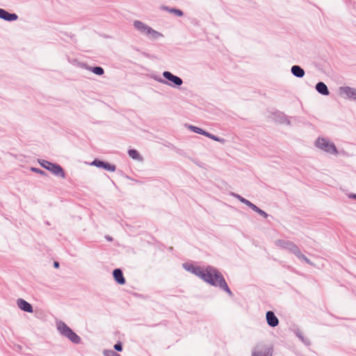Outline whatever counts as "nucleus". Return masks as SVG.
Wrapping results in <instances>:
<instances>
[{"instance_id": "423d86ee", "label": "nucleus", "mask_w": 356, "mask_h": 356, "mask_svg": "<svg viewBox=\"0 0 356 356\" xmlns=\"http://www.w3.org/2000/svg\"><path fill=\"white\" fill-rule=\"evenodd\" d=\"M38 163L42 168L50 171L53 175L61 178H65V173L60 165L51 163L44 159L38 160Z\"/></svg>"}, {"instance_id": "6ab92c4d", "label": "nucleus", "mask_w": 356, "mask_h": 356, "mask_svg": "<svg viewBox=\"0 0 356 356\" xmlns=\"http://www.w3.org/2000/svg\"><path fill=\"white\" fill-rule=\"evenodd\" d=\"M294 254L300 260H302L307 263L309 265L313 266L314 264L307 258L300 251V248H298V249L294 252Z\"/></svg>"}, {"instance_id": "412c9836", "label": "nucleus", "mask_w": 356, "mask_h": 356, "mask_svg": "<svg viewBox=\"0 0 356 356\" xmlns=\"http://www.w3.org/2000/svg\"><path fill=\"white\" fill-rule=\"evenodd\" d=\"M248 203V205L254 211L259 213L260 215L263 216L264 218L267 217L266 213H265L264 211L261 210L259 208H258L257 206L253 204L251 202H246Z\"/></svg>"}, {"instance_id": "393cba45", "label": "nucleus", "mask_w": 356, "mask_h": 356, "mask_svg": "<svg viewBox=\"0 0 356 356\" xmlns=\"http://www.w3.org/2000/svg\"><path fill=\"white\" fill-rule=\"evenodd\" d=\"M280 123H282V124H289V120L285 115L281 116V119H280Z\"/></svg>"}, {"instance_id": "1a4fd4ad", "label": "nucleus", "mask_w": 356, "mask_h": 356, "mask_svg": "<svg viewBox=\"0 0 356 356\" xmlns=\"http://www.w3.org/2000/svg\"><path fill=\"white\" fill-rule=\"evenodd\" d=\"M340 95L346 97L356 99V89L350 87H340L339 88Z\"/></svg>"}, {"instance_id": "c85d7f7f", "label": "nucleus", "mask_w": 356, "mask_h": 356, "mask_svg": "<svg viewBox=\"0 0 356 356\" xmlns=\"http://www.w3.org/2000/svg\"><path fill=\"white\" fill-rule=\"evenodd\" d=\"M54 266L55 268H58L59 266L58 262L55 261L54 264Z\"/></svg>"}, {"instance_id": "39448f33", "label": "nucleus", "mask_w": 356, "mask_h": 356, "mask_svg": "<svg viewBox=\"0 0 356 356\" xmlns=\"http://www.w3.org/2000/svg\"><path fill=\"white\" fill-rule=\"evenodd\" d=\"M163 76L166 79H163L161 78L154 77V79L158 82L170 86V87H176L180 86L183 84L182 79L172 74L170 72L165 71L163 72Z\"/></svg>"}, {"instance_id": "0eeeda50", "label": "nucleus", "mask_w": 356, "mask_h": 356, "mask_svg": "<svg viewBox=\"0 0 356 356\" xmlns=\"http://www.w3.org/2000/svg\"><path fill=\"white\" fill-rule=\"evenodd\" d=\"M188 129L190 130H191L192 131L196 133V134H201V135H203V136H205L215 141H218L222 144H224L226 142V140L222 138H219L216 136H214L209 132H207L205 131H204L203 129L197 127H195V126H193V125H189L188 126Z\"/></svg>"}, {"instance_id": "c756f323", "label": "nucleus", "mask_w": 356, "mask_h": 356, "mask_svg": "<svg viewBox=\"0 0 356 356\" xmlns=\"http://www.w3.org/2000/svg\"><path fill=\"white\" fill-rule=\"evenodd\" d=\"M349 197H350V198H355V199H356V195H349Z\"/></svg>"}, {"instance_id": "4468645a", "label": "nucleus", "mask_w": 356, "mask_h": 356, "mask_svg": "<svg viewBox=\"0 0 356 356\" xmlns=\"http://www.w3.org/2000/svg\"><path fill=\"white\" fill-rule=\"evenodd\" d=\"M113 277L117 283L119 284H124L125 279L123 276L122 272L120 269H115L113 272Z\"/></svg>"}, {"instance_id": "7ed1b4c3", "label": "nucleus", "mask_w": 356, "mask_h": 356, "mask_svg": "<svg viewBox=\"0 0 356 356\" xmlns=\"http://www.w3.org/2000/svg\"><path fill=\"white\" fill-rule=\"evenodd\" d=\"M133 26L140 34L145 35L150 40H158L163 38V35L161 33L156 31L141 21L134 20Z\"/></svg>"}, {"instance_id": "f03ea898", "label": "nucleus", "mask_w": 356, "mask_h": 356, "mask_svg": "<svg viewBox=\"0 0 356 356\" xmlns=\"http://www.w3.org/2000/svg\"><path fill=\"white\" fill-rule=\"evenodd\" d=\"M314 146L319 151L329 155L338 156L339 154L334 142L326 137H318L314 142Z\"/></svg>"}, {"instance_id": "b1692460", "label": "nucleus", "mask_w": 356, "mask_h": 356, "mask_svg": "<svg viewBox=\"0 0 356 356\" xmlns=\"http://www.w3.org/2000/svg\"><path fill=\"white\" fill-rule=\"evenodd\" d=\"M31 170L32 172H34L35 173H38V174H40L41 175H43V176H45L47 175L46 172L39 168H34V167H32L31 168Z\"/></svg>"}, {"instance_id": "a878e982", "label": "nucleus", "mask_w": 356, "mask_h": 356, "mask_svg": "<svg viewBox=\"0 0 356 356\" xmlns=\"http://www.w3.org/2000/svg\"><path fill=\"white\" fill-rule=\"evenodd\" d=\"M114 349H115L116 351H122V346L121 342H118V343H117L116 344H115V345H114Z\"/></svg>"}, {"instance_id": "9b49d317", "label": "nucleus", "mask_w": 356, "mask_h": 356, "mask_svg": "<svg viewBox=\"0 0 356 356\" xmlns=\"http://www.w3.org/2000/svg\"><path fill=\"white\" fill-rule=\"evenodd\" d=\"M0 18L8 22L17 19L18 16L15 13H9L6 10L0 8Z\"/></svg>"}, {"instance_id": "ddd939ff", "label": "nucleus", "mask_w": 356, "mask_h": 356, "mask_svg": "<svg viewBox=\"0 0 356 356\" xmlns=\"http://www.w3.org/2000/svg\"><path fill=\"white\" fill-rule=\"evenodd\" d=\"M267 323L271 327H275L279 324V320L273 312H267L266 313Z\"/></svg>"}, {"instance_id": "aec40b11", "label": "nucleus", "mask_w": 356, "mask_h": 356, "mask_svg": "<svg viewBox=\"0 0 356 356\" xmlns=\"http://www.w3.org/2000/svg\"><path fill=\"white\" fill-rule=\"evenodd\" d=\"M86 69L93 72L94 74L101 76L104 74V70L102 67H90L86 65Z\"/></svg>"}, {"instance_id": "20e7f679", "label": "nucleus", "mask_w": 356, "mask_h": 356, "mask_svg": "<svg viewBox=\"0 0 356 356\" xmlns=\"http://www.w3.org/2000/svg\"><path fill=\"white\" fill-rule=\"evenodd\" d=\"M56 325L58 332L63 337L67 338L72 343H79L81 342V338L75 332H74L72 329L68 327L64 322L61 321H57Z\"/></svg>"}, {"instance_id": "2eb2a0df", "label": "nucleus", "mask_w": 356, "mask_h": 356, "mask_svg": "<svg viewBox=\"0 0 356 356\" xmlns=\"http://www.w3.org/2000/svg\"><path fill=\"white\" fill-rule=\"evenodd\" d=\"M291 71V73L293 74V75L298 78L303 77L305 74L304 70L299 65L292 66Z\"/></svg>"}, {"instance_id": "5701e85b", "label": "nucleus", "mask_w": 356, "mask_h": 356, "mask_svg": "<svg viewBox=\"0 0 356 356\" xmlns=\"http://www.w3.org/2000/svg\"><path fill=\"white\" fill-rule=\"evenodd\" d=\"M170 13H174L176 15L179 16V17H181L183 16L184 13L181 10H179V9H176V8H166Z\"/></svg>"}, {"instance_id": "f257e3e1", "label": "nucleus", "mask_w": 356, "mask_h": 356, "mask_svg": "<svg viewBox=\"0 0 356 356\" xmlns=\"http://www.w3.org/2000/svg\"><path fill=\"white\" fill-rule=\"evenodd\" d=\"M183 268L211 285L220 287L229 296L232 295L222 274L214 267L207 266L203 268L192 264L185 263L183 264Z\"/></svg>"}, {"instance_id": "9d476101", "label": "nucleus", "mask_w": 356, "mask_h": 356, "mask_svg": "<svg viewBox=\"0 0 356 356\" xmlns=\"http://www.w3.org/2000/svg\"><path fill=\"white\" fill-rule=\"evenodd\" d=\"M92 165H95L97 168H104L106 170L110 172H115L116 170V167L115 165L111 164L107 162H104L98 159H95L92 163Z\"/></svg>"}, {"instance_id": "dca6fc26", "label": "nucleus", "mask_w": 356, "mask_h": 356, "mask_svg": "<svg viewBox=\"0 0 356 356\" xmlns=\"http://www.w3.org/2000/svg\"><path fill=\"white\" fill-rule=\"evenodd\" d=\"M316 90L321 95H328L330 94L327 86L323 82H318L316 85Z\"/></svg>"}, {"instance_id": "a211bd4d", "label": "nucleus", "mask_w": 356, "mask_h": 356, "mask_svg": "<svg viewBox=\"0 0 356 356\" xmlns=\"http://www.w3.org/2000/svg\"><path fill=\"white\" fill-rule=\"evenodd\" d=\"M129 156L134 160L138 161H143V159L139 152L136 149H129L128 151Z\"/></svg>"}, {"instance_id": "bb28decb", "label": "nucleus", "mask_w": 356, "mask_h": 356, "mask_svg": "<svg viewBox=\"0 0 356 356\" xmlns=\"http://www.w3.org/2000/svg\"><path fill=\"white\" fill-rule=\"evenodd\" d=\"M297 336L300 338V339L305 343H306L307 345H309V340L306 339L305 340L304 337L300 334H298Z\"/></svg>"}, {"instance_id": "cd10ccee", "label": "nucleus", "mask_w": 356, "mask_h": 356, "mask_svg": "<svg viewBox=\"0 0 356 356\" xmlns=\"http://www.w3.org/2000/svg\"><path fill=\"white\" fill-rule=\"evenodd\" d=\"M232 195L237 198L238 200L240 201H242V200H246L245 198L242 197L241 196L238 195H236V194H232Z\"/></svg>"}, {"instance_id": "6e6552de", "label": "nucleus", "mask_w": 356, "mask_h": 356, "mask_svg": "<svg viewBox=\"0 0 356 356\" xmlns=\"http://www.w3.org/2000/svg\"><path fill=\"white\" fill-rule=\"evenodd\" d=\"M275 244L277 247L283 248V249H285V250H289L290 252H291L293 254H294V252H296V250L298 248L293 242L289 241H286V240H281V239L277 240L275 242Z\"/></svg>"}, {"instance_id": "f8f14e48", "label": "nucleus", "mask_w": 356, "mask_h": 356, "mask_svg": "<svg viewBox=\"0 0 356 356\" xmlns=\"http://www.w3.org/2000/svg\"><path fill=\"white\" fill-rule=\"evenodd\" d=\"M17 305L18 307L24 312L32 313L33 307L31 304L24 300V299L19 298L17 300Z\"/></svg>"}, {"instance_id": "f3484780", "label": "nucleus", "mask_w": 356, "mask_h": 356, "mask_svg": "<svg viewBox=\"0 0 356 356\" xmlns=\"http://www.w3.org/2000/svg\"><path fill=\"white\" fill-rule=\"evenodd\" d=\"M252 356H271V353L266 349L256 347L252 352Z\"/></svg>"}, {"instance_id": "4be33fe9", "label": "nucleus", "mask_w": 356, "mask_h": 356, "mask_svg": "<svg viewBox=\"0 0 356 356\" xmlns=\"http://www.w3.org/2000/svg\"><path fill=\"white\" fill-rule=\"evenodd\" d=\"M104 356H121L113 350H104L103 351Z\"/></svg>"}]
</instances>
